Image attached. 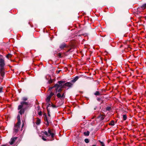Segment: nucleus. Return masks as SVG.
<instances>
[{
	"label": "nucleus",
	"instance_id": "nucleus-1",
	"mask_svg": "<svg viewBox=\"0 0 146 146\" xmlns=\"http://www.w3.org/2000/svg\"><path fill=\"white\" fill-rule=\"evenodd\" d=\"M64 81H60L58 82L59 84H55L53 87H50L49 88V90H51L52 88L55 89L56 92H58L57 94V96L58 98H60L61 99H64L65 98V91H64L63 92H61L62 90V84L64 83Z\"/></svg>",
	"mask_w": 146,
	"mask_h": 146
},
{
	"label": "nucleus",
	"instance_id": "nucleus-2",
	"mask_svg": "<svg viewBox=\"0 0 146 146\" xmlns=\"http://www.w3.org/2000/svg\"><path fill=\"white\" fill-rule=\"evenodd\" d=\"M30 104L29 102H21V105L19 106L18 108V110H20L19 111V113L21 114L23 113L25 110L29 106Z\"/></svg>",
	"mask_w": 146,
	"mask_h": 146
},
{
	"label": "nucleus",
	"instance_id": "nucleus-3",
	"mask_svg": "<svg viewBox=\"0 0 146 146\" xmlns=\"http://www.w3.org/2000/svg\"><path fill=\"white\" fill-rule=\"evenodd\" d=\"M5 65L4 60L3 59L0 58V75L3 77L5 74L4 66Z\"/></svg>",
	"mask_w": 146,
	"mask_h": 146
},
{
	"label": "nucleus",
	"instance_id": "nucleus-4",
	"mask_svg": "<svg viewBox=\"0 0 146 146\" xmlns=\"http://www.w3.org/2000/svg\"><path fill=\"white\" fill-rule=\"evenodd\" d=\"M17 123L15 125L14 128V132L16 133L18 132V130L20 129V125L21 124L20 117L19 115L17 116Z\"/></svg>",
	"mask_w": 146,
	"mask_h": 146
},
{
	"label": "nucleus",
	"instance_id": "nucleus-5",
	"mask_svg": "<svg viewBox=\"0 0 146 146\" xmlns=\"http://www.w3.org/2000/svg\"><path fill=\"white\" fill-rule=\"evenodd\" d=\"M42 134L46 135L47 137L51 136L52 138L54 137V131L53 130L50 129H48V132L45 131L42 132Z\"/></svg>",
	"mask_w": 146,
	"mask_h": 146
},
{
	"label": "nucleus",
	"instance_id": "nucleus-6",
	"mask_svg": "<svg viewBox=\"0 0 146 146\" xmlns=\"http://www.w3.org/2000/svg\"><path fill=\"white\" fill-rule=\"evenodd\" d=\"M73 85V84L70 82H67L65 83L64 85L61 86L62 88H65V86H67L69 87H71Z\"/></svg>",
	"mask_w": 146,
	"mask_h": 146
},
{
	"label": "nucleus",
	"instance_id": "nucleus-7",
	"mask_svg": "<svg viewBox=\"0 0 146 146\" xmlns=\"http://www.w3.org/2000/svg\"><path fill=\"white\" fill-rule=\"evenodd\" d=\"M50 98L47 97H46V104L47 105V108H48V107H49V106L51 105L50 103L51 102H50Z\"/></svg>",
	"mask_w": 146,
	"mask_h": 146
},
{
	"label": "nucleus",
	"instance_id": "nucleus-8",
	"mask_svg": "<svg viewBox=\"0 0 146 146\" xmlns=\"http://www.w3.org/2000/svg\"><path fill=\"white\" fill-rule=\"evenodd\" d=\"M17 138L18 137H15L11 138L10 141L9 142L10 144L11 145L13 144L14 143L15 141L17 139Z\"/></svg>",
	"mask_w": 146,
	"mask_h": 146
},
{
	"label": "nucleus",
	"instance_id": "nucleus-9",
	"mask_svg": "<svg viewBox=\"0 0 146 146\" xmlns=\"http://www.w3.org/2000/svg\"><path fill=\"white\" fill-rule=\"evenodd\" d=\"M44 115V120L46 121V123H45L47 125H48L49 124V122L48 121V119H47V115L45 113Z\"/></svg>",
	"mask_w": 146,
	"mask_h": 146
},
{
	"label": "nucleus",
	"instance_id": "nucleus-10",
	"mask_svg": "<svg viewBox=\"0 0 146 146\" xmlns=\"http://www.w3.org/2000/svg\"><path fill=\"white\" fill-rule=\"evenodd\" d=\"M35 123L37 125H39L41 123V120L39 118H37Z\"/></svg>",
	"mask_w": 146,
	"mask_h": 146
},
{
	"label": "nucleus",
	"instance_id": "nucleus-11",
	"mask_svg": "<svg viewBox=\"0 0 146 146\" xmlns=\"http://www.w3.org/2000/svg\"><path fill=\"white\" fill-rule=\"evenodd\" d=\"M66 47V44L65 43H63L61 44L60 46V48L61 49H63L64 48Z\"/></svg>",
	"mask_w": 146,
	"mask_h": 146
},
{
	"label": "nucleus",
	"instance_id": "nucleus-12",
	"mask_svg": "<svg viewBox=\"0 0 146 146\" xmlns=\"http://www.w3.org/2000/svg\"><path fill=\"white\" fill-rule=\"evenodd\" d=\"M54 94V93L52 92H51L50 94L47 96V97L49 98H51V97Z\"/></svg>",
	"mask_w": 146,
	"mask_h": 146
},
{
	"label": "nucleus",
	"instance_id": "nucleus-13",
	"mask_svg": "<svg viewBox=\"0 0 146 146\" xmlns=\"http://www.w3.org/2000/svg\"><path fill=\"white\" fill-rule=\"evenodd\" d=\"M78 77L76 76L74 79L71 80V82L72 83H74L78 80Z\"/></svg>",
	"mask_w": 146,
	"mask_h": 146
},
{
	"label": "nucleus",
	"instance_id": "nucleus-14",
	"mask_svg": "<svg viewBox=\"0 0 146 146\" xmlns=\"http://www.w3.org/2000/svg\"><path fill=\"white\" fill-rule=\"evenodd\" d=\"M141 8L142 9H146V3L143 4L141 7Z\"/></svg>",
	"mask_w": 146,
	"mask_h": 146
},
{
	"label": "nucleus",
	"instance_id": "nucleus-15",
	"mask_svg": "<svg viewBox=\"0 0 146 146\" xmlns=\"http://www.w3.org/2000/svg\"><path fill=\"white\" fill-rule=\"evenodd\" d=\"M90 132L88 131H87V132H85L84 133V134L86 136H88L89 135Z\"/></svg>",
	"mask_w": 146,
	"mask_h": 146
},
{
	"label": "nucleus",
	"instance_id": "nucleus-16",
	"mask_svg": "<svg viewBox=\"0 0 146 146\" xmlns=\"http://www.w3.org/2000/svg\"><path fill=\"white\" fill-rule=\"evenodd\" d=\"M12 56V55L11 54H9L6 56L7 58L9 59L11 58Z\"/></svg>",
	"mask_w": 146,
	"mask_h": 146
},
{
	"label": "nucleus",
	"instance_id": "nucleus-17",
	"mask_svg": "<svg viewBox=\"0 0 146 146\" xmlns=\"http://www.w3.org/2000/svg\"><path fill=\"white\" fill-rule=\"evenodd\" d=\"M99 117L100 118L101 120H102L104 119V115H101L99 116Z\"/></svg>",
	"mask_w": 146,
	"mask_h": 146
},
{
	"label": "nucleus",
	"instance_id": "nucleus-18",
	"mask_svg": "<svg viewBox=\"0 0 146 146\" xmlns=\"http://www.w3.org/2000/svg\"><path fill=\"white\" fill-rule=\"evenodd\" d=\"M109 125L112 126L114 125V121L113 120L111 121V122L109 123Z\"/></svg>",
	"mask_w": 146,
	"mask_h": 146
},
{
	"label": "nucleus",
	"instance_id": "nucleus-19",
	"mask_svg": "<svg viewBox=\"0 0 146 146\" xmlns=\"http://www.w3.org/2000/svg\"><path fill=\"white\" fill-rule=\"evenodd\" d=\"M94 94L95 95H96V96H97V95L99 96V95H101L100 94L98 91H96L95 92V93H94Z\"/></svg>",
	"mask_w": 146,
	"mask_h": 146
},
{
	"label": "nucleus",
	"instance_id": "nucleus-20",
	"mask_svg": "<svg viewBox=\"0 0 146 146\" xmlns=\"http://www.w3.org/2000/svg\"><path fill=\"white\" fill-rule=\"evenodd\" d=\"M127 116L126 115H123V118L124 120H125L127 119Z\"/></svg>",
	"mask_w": 146,
	"mask_h": 146
},
{
	"label": "nucleus",
	"instance_id": "nucleus-21",
	"mask_svg": "<svg viewBox=\"0 0 146 146\" xmlns=\"http://www.w3.org/2000/svg\"><path fill=\"white\" fill-rule=\"evenodd\" d=\"M27 100V98L25 97H23L22 98V100L24 101V102H25V101Z\"/></svg>",
	"mask_w": 146,
	"mask_h": 146
},
{
	"label": "nucleus",
	"instance_id": "nucleus-22",
	"mask_svg": "<svg viewBox=\"0 0 146 146\" xmlns=\"http://www.w3.org/2000/svg\"><path fill=\"white\" fill-rule=\"evenodd\" d=\"M99 141L100 143L102 146H105V144L103 142L101 141Z\"/></svg>",
	"mask_w": 146,
	"mask_h": 146
},
{
	"label": "nucleus",
	"instance_id": "nucleus-23",
	"mask_svg": "<svg viewBox=\"0 0 146 146\" xmlns=\"http://www.w3.org/2000/svg\"><path fill=\"white\" fill-rule=\"evenodd\" d=\"M50 104L51 105H50L49 106H52L53 108H55L56 107V106L55 105L53 104L52 103H51Z\"/></svg>",
	"mask_w": 146,
	"mask_h": 146
},
{
	"label": "nucleus",
	"instance_id": "nucleus-24",
	"mask_svg": "<svg viewBox=\"0 0 146 146\" xmlns=\"http://www.w3.org/2000/svg\"><path fill=\"white\" fill-rule=\"evenodd\" d=\"M84 141L85 142L87 143H88L89 142V141L88 139H85Z\"/></svg>",
	"mask_w": 146,
	"mask_h": 146
},
{
	"label": "nucleus",
	"instance_id": "nucleus-25",
	"mask_svg": "<svg viewBox=\"0 0 146 146\" xmlns=\"http://www.w3.org/2000/svg\"><path fill=\"white\" fill-rule=\"evenodd\" d=\"M48 83L49 84L52 83V81L51 80H50L48 81Z\"/></svg>",
	"mask_w": 146,
	"mask_h": 146
},
{
	"label": "nucleus",
	"instance_id": "nucleus-26",
	"mask_svg": "<svg viewBox=\"0 0 146 146\" xmlns=\"http://www.w3.org/2000/svg\"><path fill=\"white\" fill-rule=\"evenodd\" d=\"M3 88L2 87H0V93L2 92V90Z\"/></svg>",
	"mask_w": 146,
	"mask_h": 146
},
{
	"label": "nucleus",
	"instance_id": "nucleus-27",
	"mask_svg": "<svg viewBox=\"0 0 146 146\" xmlns=\"http://www.w3.org/2000/svg\"><path fill=\"white\" fill-rule=\"evenodd\" d=\"M42 139L44 141H46V139L44 138L43 136L42 137Z\"/></svg>",
	"mask_w": 146,
	"mask_h": 146
},
{
	"label": "nucleus",
	"instance_id": "nucleus-28",
	"mask_svg": "<svg viewBox=\"0 0 146 146\" xmlns=\"http://www.w3.org/2000/svg\"><path fill=\"white\" fill-rule=\"evenodd\" d=\"M47 111H48V115L49 116H50V114L49 113V110L48 109V108H47Z\"/></svg>",
	"mask_w": 146,
	"mask_h": 146
},
{
	"label": "nucleus",
	"instance_id": "nucleus-29",
	"mask_svg": "<svg viewBox=\"0 0 146 146\" xmlns=\"http://www.w3.org/2000/svg\"><path fill=\"white\" fill-rule=\"evenodd\" d=\"M110 107H107L106 108V110H109L110 109Z\"/></svg>",
	"mask_w": 146,
	"mask_h": 146
},
{
	"label": "nucleus",
	"instance_id": "nucleus-30",
	"mask_svg": "<svg viewBox=\"0 0 146 146\" xmlns=\"http://www.w3.org/2000/svg\"><path fill=\"white\" fill-rule=\"evenodd\" d=\"M61 71V70H59L57 71L56 72L57 74H58L60 73V71Z\"/></svg>",
	"mask_w": 146,
	"mask_h": 146
},
{
	"label": "nucleus",
	"instance_id": "nucleus-31",
	"mask_svg": "<svg viewBox=\"0 0 146 146\" xmlns=\"http://www.w3.org/2000/svg\"><path fill=\"white\" fill-rule=\"evenodd\" d=\"M24 125V123L23 121V123L22 124V127L21 128V131L22 130V128L23 127Z\"/></svg>",
	"mask_w": 146,
	"mask_h": 146
},
{
	"label": "nucleus",
	"instance_id": "nucleus-32",
	"mask_svg": "<svg viewBox=\"0 0 146 146\" xmlns=\"http://www.w3.org/2000/svg\"><path fill=\"white\" fill-rule=\"evenodd\" d=\"M58 56H59L60 57H61V54L60 53H59L58 54Z\"/></svg>",
	"mask_w": 146,
	"mask_h": 146
},
{
	"label": "nucleus",
	"instance_id": "nucleus-33",
	"mask_svg": "<svg viewBox=\"0 0 146 146\" xmlns=\"http://www.w3.org/2000/svg\"><path fill=\"white\" fill-rule=\"evenodd\" d=\"M38 114L40 115H42V112H39L38 113Z\"/></svg>",
	"mask_w": 146,
	"mask_h": 146
},
{
	"label": "nucleus",
	"instance_id": "nucleus-34",
	"mask_svg": "<svg viewBox=\"0 0 146 146\" xmlns=\"http://www.w3.org/2000/svg\"><path fill=\"white\" fill-rule=\"evenodd\" d=\"M97 100H98V101H100V99L98 98H97Z\"/></svg>",
	"mask_w": 146,
	"mask_h": 146
},
{
	"label": "nucleus",
	"instance_id": "nucleus-35",
	"mask_svg": "<svg viewBox=\"0 0 146 146\" xmlns=\"http://www.w3.org/2000/svg\"><path fill=\"white\" fill-rule=\"evenodd\" d=\"M1 146H7V145H2Z\"/></svg>",
	"mask_w": 146,
	"mask_h": 146
},
{
	"label": "nucleus",
	"instance_id": "nucleus-36",
	"mask_svg": "<svg viewBox=\"0 0 146 146\" xmlns=\"http://www.w3.org/2000/svg\"><path fill=\"white\" fill-rule=\"evenodd\" d=\"M92 146H96V145H92Z\"/></svg>",
	"mask_w": 146,
	"mask_h": 146
},
{
	"label": "nucleus",
	"instance_id": "nucleus-37",
	"mask_svg": "<svg viewBox=\"0 0 146 146\" xmlns=\"http://www.w3.org/2000/svg\"><path fill=\"white\" fill-rule=\"evenodd\" d=\"M1 56H1V55H0V58H1Z\"/></svg>",
	"mask_w": 146,
	"mask_h": 146
},
{
	"label": "nucleus",
	"instance_id": "nucleus-38",
	"mask_svg": "<svg viewBox=\"0 0 146 146\" xmlns=\"http://www.w3.org/2000/svg\"><path fill=\"white\" fill-rule=\"evenodd\" d=\"M145 18L146 19V16H145Z\"/></svg>",
	"mask_w": 146,
	"mask_h": 146
}]
</instances>
